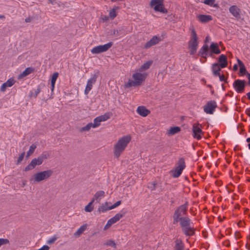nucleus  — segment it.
I'll return each mask as SVG.
<instances>
[{
	"label": "nucleus",
	"mask_w": 250,
	"mask_h": 250,
	"mask_svg": "<svg viewBox=\"0 0 250 250\" xmlns=\"http://www.w3.org/2000/svg\"><path fill=\"white\" fill-rule=\"evenodd\" d=\"M215 0H205L204 3L210 6L218 8L219 7V5L217 3H215Z\"/></svg>",
	"instance_id": "c756f323"
},
{
	"label": "nucleus",
	"mask_w": 250,
	"mask_h": 250,
	"mask_svg": "<svg viewBox=\"0 0 250 250\" xmlns=\"http://www.w3.org/2000/svg\"><path fill=\"white\" fill-rule=\"evenodd\" d=\"M107 223H108L110 225H112V224H114L113 222H112L111 219L108 220Z\"/></svg>",
	"instance_id": "338daca9"
},
{
	"label": "nucleus",
	"mask_w": 250,
	"mask_h": 250,
	"mask_svg": "<svg viewBox=\"0 0 250 250\" xmlns=\"http://www.w3.org/2000/svg\"><path fill=\"white\" fill-rule=\"evenodd\" d=\"M147 73L141 72H136L133 74L132 76L133 80H129L126 83V87L130 86H138L142 84V83L146 80Z\"/></svg>",
	"instance_id": "7ed1b4c3"
},
{
	"label": "nucleus",
	"mask_w": 250,
	"mask_h": 250,
	"mask_svg": "<svg viewBox=\"0 0 250 250\" xmlns=\"http://www.w3.org/2000/svg\"><path fill=\"white\" fill-rule=\"evenodd\" d=\"M209 39H210L209 37L207 36L206 38L205 41V44H207V43L209 42Z\"/></svg>",
	"instance_id": "0e129e2a"
},
{
	"label": "nucleus",
	"mask_w": 250,
	"mask_h": 250,
	"mask_svg": "<svg viewBox=\"0 0 250 250\" xmlns=\"http://www.w3.org/2000/svg\"><path fill=\"white\" fill-rule=\"evenodd\" d=\"M224 244L226 245L227 247H229L230 245L229 241H226L224 242Z\"/></svg>",
	"instance_id": "bf43d9fd"
},
{
	"label": "nucleus",
	"mask_w": 250,
	"mask_h": 250,
	"mask_svg": "<svg viewBox=\"0 0 250 250\" xmlns=\"http://www.w3.org/2000/svg\"><path fill=\"white\" fill-rule=\"evenodd\" d=\"M237 62L240 67L244 65L243 62L239 59H237Z\"/></svg>",
	"instance_id": "13d9d810"
},
{
	"label": "nucleus",
	"mask_w": 250,
	"mask_h": 250,
	"mask_svg": "<svg viewBox=\"0 0 250 250\" xmlns=\"http://www.w3.org/2000/svg\"><path fill=\"white\" fill-rule=\"evenodd\" d=\"M113 45L112 42H109L104 45H100L94 47L91 50V53L93 54H98L108 50Z\"/></svg>",
	"instance_id": "6e6552de"
},
{
	"label": "nucleus",
	"mask_w": 250,
	"mask_h": 250,
	"mask_svg": "<svg viewBox=\"0 0 250 250\" xmlns=\"http://www.w3.org/2000/svg\"><path fill=\"white\" fill-rule=\"evenodd\" d=\"M160 41V37L154 36L149 41L146 42L144 45V48L146 49H148L151 46L159 43Z\"/></svg>",
	"instance_id": "ddd939ff"
},
{
	"label": "nucleus",
	"mask_w": 250,
	"mask_h": 250,
	"mask_svg": "<svg viewBox=\"0 0 250 250\" xmlns=\"http://www.w3.org/2000/svg\"><path fill=\"white\" fill-rule=\"evenodd\" d=\"M246 141L247 143H248V147L250 149V137L248 138L246 140Z\"/></svg>",
	"instance_id": "052dcab7"
},
{
	"label": "nucleus",
	"mask_w": 250,
	"mask_h": 250,
	"mask_svg": "<svg viewBox=\"0 0 250 250\" xmlns=\"http://www.w3.org/2000/svg\"><path fill=\"white\" fill-rule=\"evenodd\" d=\"M247 78H248V84L249 85H250V73H247Z\"/></svg>",
	"instance_id": "e2e57ef3"
},
{
	"label": "nucleus",
	"mask_w": 250,
	"mask_h": 250,
	"mask_svg": "<svg viewBox=\"0 0 250 250\" xmlns=\"http://www.w3.org/2000/svg\"><path fill=\"white\" fill-rule=\"evenodd\" d=\"M124 216L123 214H120V213H118V214H116L114 217H113L112 218H110L112 222H113V223H116L118 221H119L120 218H121L123 216Z\"/></svg>",
	"instance_id": "72a5a7b5"
},
{
	"label": "nucleus",
	"mask_w": 250,
	"mask_h": 250,
	"mask_svg": "<svg viewBox=\"0 0 250 250\" xmlns=\"http://www.w3.org/2000/svg\"><path fill=\"white\" fill-rule=\"evenodd\" d=\"M235 237L236 239H238L241 237L240 234L239 232H236L235 233Z\"/></svg>",
	"instance_id": "4d7b16f0"
},
{
	"label": "nucleus",
	"mask_w": 250,
	"mask_h": 250,
	"mask_svg": "<svg viewBox=\"0 0 250 250\" xmlns=\"http://www.w3.org/2000/svg\"><path fill=\"white\" fill-rule=\"evenodd\" d=\"M150 6L154 7V10L156 12H160L166 14L167 10L164 7V0H151L150 3Z\"/></svg>",
	"instance_id": "423d86ee"
},
{
	"label": "nucleus",
	"mask_w": 250,
	"mask_h": 250,
	"mask_svg": "<svg viewBox=\"0 0 250 250\" xmlns=\"http://www.w3.org/2000/svg\"><path fill=\"white\" fill-rule=\"evenodd\" d=\"M202 125L199 123H195L192 125V136L194 138L200 140L204 132L202 130Z\"/></svg>",
	"instance_id": "1a4fd4ad"
},
{
	"label": "nucleus",
	"mask_w": 250,
	"mask_h": 250,
	"mask_svg": "<svg viewBox=\"0 0 250 250\" xmlns=\"http://www.w3.org/2000/svg\"><path fill=\"white\" fill-rule=\"evenodd\" d=\"M137 112L142 117H146L150 113V111L144 106H139L137 109Z\"/></svg>",
	"instance_id": "dca6fc26"
},
{
	"label": "nucleus",
	"mask_w": 250,
	"mask_h": 250,
	"mask_svg": "<svg viewBox=\"0 0 250 250\" xmlns=\"http://www.w3.org/2000/svg\"><path fill=\"white\" fill-rule=\"evenodd\" d=\"M101 120V122L106 121L109 118V115L108 113H105L104 115L99 116Z\"/></svg>",
	"instance_id": "a19ab883"
},
{
	"label": "nucleus",
	"mask_w": 250,
	"mask_h": 250,
	"mask_svg": "<svg viewBox=\"0 0 250 250\" xmlns=\"http://www.w3.org/2000/svg\"><path fill=\"white\" fill-rule=\"evenodd\" d=\"M191 37L188 42V46L190 48V54L193 55L195 54L198 45V37L194 28L191 29Z\"/></svg>",
	"instance_id": "20e7f679"
},
{
	"label": "nucleus",
	"mask_w": 250,
	"mask_h": 250,
	"mask_svg": "<svg viewBox=\"0 0 250 250\" xmlns=\"http://www.w3.org/2000/svg\"><path fill=\"white\" fill-rule=\"evenodd\" d=\"M221 68H221L218 63H214L212 64L211 69L214 76L217 77L220 75V72Z\"/></svg>",
	"instance_id": "412c9836"
},
{
	"label": "nucleus",
	"mask_w": 250,
	"mask_h": 250,
	"mask_svg": "<svg viewBox=\"0 0 250 250\" xmlns=\"http://www.w3.org/2000/svg\"><path fill=\"white\" fill-rule=\"evenodd\" d=\"M152 61H147L140 66L138 71L140 72H142L148 69L152 65Z\"/></svg>",
	"instance_id": "4be33fe9"
},
{
	"label": "nucleus",
	"mask_w": 250,
	"mask_h": 250,
	"mask_svg": "<svg viewBox=\"0 0 250 250\" xmlns=\"http://www.w3.org/2000/svg\"><path fill=\"white\" fill-rule=\"evenodd\" d=\"M59 76L58 72H55L53 74L51 78V91L53 92L55 84L56 82V80Z\"/></svg>",
	"instance_id": "5701e85b"
},
{
	"label": "nucleus",
	"mask_w": 250,
	"mask_h": 250,
	"mask_svg": "<svg viewBox=\"0 0 250 250\" xmlns=\"http://www.w3.org/2000/svg\"><path fill=\"white\" fill-rule=\"evenodd\" d=\"M34 70V68L32 67H27L22 72L21 74H20V75L19 76V78H21L27 76L31 73L33 72Z\"/></svg>",
	"instance_id": "b1692460"
},
{
	"label": "nucleus",
	"mask_w": 250,
	"mask_h": 250,
	"mask_svg": "<svg viewBox=\"0 0 250 250\" xmlns=\"http://www.w3.org/2000/svg\"><path fill=\"white\" fill-rule=\"evenodd\" d=\"M188 205V202H186L176 208L172 216L173 223L176 224L179 223L185 235L191 236L194 234V229L191 226V221L187 216Z\"/></svg>",
	"instance_id": "f257e3e1"
},
{
	"label": "nucleus",
	"mask_w": 250,
	"mask_h": 250,
	"mask_svg": "<svg viewBox=\"0 0 250 250\" xmlns=\"http://www.w3.org/2000/svg\"><path fill=\"white\" fill-rule=\"evenodd\" d=\"M36 166H38L36 161L34 159L32 160L31 162L24 168V171H28L34 169Z\"/></svg>",
	"instance_id": "393cba45"
},
{
	"label": "nucleus",
	"mask_w": 250,
	"mask_h": 250,
	"mask_svg": "<svg viewBox=\"0 0 250 250\" xmlns=\"http://www.w3.org/2000/svg\"><path fill=\"white\" fill-rule=\"evenodd\" d=\"M87 225H83L77 231H76L74 233L75 236H79L81 235L86 229Z\"/></svg>",
	"instance_id": "7c9ffc66"
},
{
	"label": "nucleus",
	"mask_w": 250,
	"mask_h": 250,
	"mask_svg": "<svg viewBox=\"0 0 250 250\" xmlns=\"http://www.w3.org/2000/svg\"><path fill=\"white\" fill-rule=\"evenodd\" d=\"M57 239V237L54 236L53 237L50 238L47 241V244L50 245L55 242V241Z\"/></svg>",
	"instance_id": "c03bdc74"
},
{
	"label": "nucleus",
	"mask_w": 250,
	"mask_h": 250,
	"mask_svg": "<svg viewBox=\"0 0 250 250\" xmlns=\"http://www.w3.org/2000/svg\"><path fill=\"white\" fill-rule=\"evenodd\" d=\"M41 88V85H40L37 89L34 90V92L33 91L31 92V95L34 97H36L37 96V95L39 94V93L40 92Z\"/></svg>",
	"instance_id": "4c0bfd02"
},
{
	"label": "nucleus",
	"mask_w": 250,
	"mask_h": 250,
	"mask_svg": "<svg viewBox=\"0 0 250 250\" xmlns=\"http://www.w3.org/2000/svg\"><path fill=\"white\" fill-rule=\"evenodd\" d=\"M246 113L249 117H250V108L246 110Z\"/></svg>",
	"instance_id": "680f3d73"
},
{
	"label": "nucleus",
	"mask_w": 250,
	"mask_h": 250,
	"mask_svg": "<svg viewBox=\"0 0 250 250\" xmlns=\"http://www.w3.org/2000/svg\"><path fill=\"white\" fill-rule=\"evenodd\" d=\"M35 161H36V163L38 165V166H39L41 165L43 161H42V159H41L40 157L39 156L37 158H34V159Z\"/></svg>",
	"instance_id": "09e8293b"
},
{
	"label": "nucleus",
	"mask_w": 250,
	"mask_h": 250,
	"mask_svg": "<svg viewBox=\"0 0 250 250\" xmlns=\"http://www.w3.org/2000/svg\"><path fill=\"white\" fill-rule=\"evenodd\" d=\"M198 19L202 23H207L212 20V17L210 15H199Z\"/></svg>",
	"instance_id": "aec40b11"
},
{
	"label": "nucleus",
	"mask_w": 250,
	"mask_h": 250,
	"mask_svg": "<svg viewBox=\"0 0 250 250\" xmlns=\"http://www.w3.org/2000/svg\"><path fill=\"white\" fill-rule=\"evenodd\" d=\"M34 19V18L32 17H29L25 19V21L26 22H31Z\"/></svg>",
	"instance_id": "864d4df0"
},
{
	"label": "nucleus",
	"mask_w": 250,
	"mask_h": 250,
	"mask_svg": "<svg viewBox=\"0 0 250 250\" xmlns=\"http://www.w3.org/2000/svg\"><path fill=\"white\" fill-rule=\"evenodd\" d=\"M105 244L108 246H110V247H113V248H115L116 247V244L114 242V241L112 240H109L108 241H107L105 243Z\"/></svg>",
	"instance_id": "79ce46f5"
},
{
	"label": "nucleus",
	"mask_w": 250,
	"mask_h": 250,
	"mask_svg": "<svg viewBox=\"0 0 250 250\" xmlns=\"http://www.w3.org/2000/svg\"><path fill=\"white\" fill-rule=\"evenodd\" d=\"M156 184L155 183H153L150 184V185L148 186V188L151 190H154L156 188Z\"/></svg>",
	"instance_id": "8fccbe9b"
},
{
	"label": "nucleus",
	"mask_w": 250,
	"mask_h": 250,
	"mask_svg": "<svg viewBox=\"0 0 250 250\" xmlns=\"http://www.w3.org/2000/svg\"><path fill=\"white\" fill-rule=\"evenodd\" d=\"M182 170L175 167L174 169L170 171L172 176L173 178H177L180 176L182 172Z\"/></svg>",
	"instance_id": "cd10ccee"
},
{
	"label": "nucleus",
	"mask_w": 250,
	"mask_h": 250,
	"mask_svg": "<svg viewBox=\"0 0 250 250\" xmlns=\"http://www.w3.org/2000/svg\"><path fill=\"white\" fill-rule=\"evenodd\" d=\"M240 72L242 75L246 74L247 76V73H249L245 67V65L240 67Z\"/></svg>",
	"instance_id": "37998d69"
},
{
	"label": "nucleus",
	"mask_w": 250,
	"mask_h": 250,
	"mask_svg": "<svg viewBox=\"0 0 250 250\" xmlns=\"http://www.w3.org/2000/svg\"><path fill=\"white\" fill-rule=\"evenodd\" d=\"M118 8V7H114L109 12V17L111 19H114L116 17V11Z\"/></svg>",
	"instance_id": "c9c22d12"
},
{
	"label": "nucleus",
	"mask_w": 250,
	"mask_h": 250,
	"mask_svg": "<svg viewBox=\"0 0 250 250\" xmlns=\"http://www.w3.org/2000/svg\"><path fill=\"white\" fill-rule=\"evenodd\" d=\"M233 86L237 93H241L244 90L245 82L243 80H236L234 82Z\"/></svg>",
	"instance_id": "f8f14e48"
},
{
	"label": "nucleus",
	"mask_w": 250,
	"mask_h": 250,
	"mask_svg": "<svg viewBox=\"0 0 250 250\" xmlns=\"http://www.w3.org/2000/svg\"><path fill=\"white\" fill-rule=\"evenodd\" d=\"M113 34L116 35V36H120L122 34V33H121V30H114V32H113Z\"/></svg>",
	"instance_id": "3c124183"
},
{
	"label": "nucleus",
	"mask_w": 250,
	"mask_h": 250,
	"mask_svg": "<svg viewBox=\"0 0 250 250\" xmlns=\"http://www.w3.org/2000/svg\"><path fill=\"white\" fill-rule=\"evenodd\" d=\"M210 51L207 44H204L198 52V56L206 58L207 56L212 57L213 54H219L221 53L220 49L217 43L212 42L210 46Z\"/></svg>",
	"instance_id": "f03ea898"
},
{
	"label": "nucleus",
	"mask_w": 250,
	"mask_h": 250,
	"mask_svg": "<svg viewBox=\"0 0 250 250\" xmlns=\"http://www.w3.org/2000/svg\"><path fill=\"white\" fill-rule=\"evenodd\" d=\"M15 81L13 78L9 79L5 83H4L0 87V90L4 92L7 87L12 86L15 83Z\"/></svg>",
	"instance_id": "a211bd4d"
},
{
	"label": "nucleus",
	"mask_w": 250,
	"mask_h": 250,
	"mask_svg": "<svg viewBox=\"0 0 250 250\" xmlns=\"http://www.w3.org/2000/svg\"><path fill=\"white\" fill-rule=\"evenodd\" d=\"M53 173V171L51 169L37 172L33 175L34 181L36 182H40L48 178L52 175Z\"/></svg>",
	"instance_id": "0eeeda50"
},
{
	"label": "nucleus",
	"mask_w": 250,
	"mask_h": 250,
	"mask_svg": "<svg viewBox=\"0 0 250 250\" xmlns=\"http://www.w3.org/2000/svg\"><path fill=\"white\" fill-rule=\"evenodd\" d=\"M221 68H224L228 65L227 57L225 55H221L218 58V63Z\"/></svg>",
	"instance_id": "2eb2a0df"
},
{
	"label": "nucleus",
	"mask_w": 250,
	"mask_h": 250,
	"mask_svg": "<svg viewBox=\"0 0 250 250\" xmlns=\"http://www.w3.org/2000/svg\"><path fill=\"white\" fill-rule=\"evenodd\" d=\"M175 245L174 250H184V245L182 240L176 239L175 241Z\"/></svg>",
	"instance_id": "bb28decb"
},
{
	"label": "nucleus",
	"mask_w": 250,
	"mask_h": 250,
	"mask_svg": "<svg viewBox=\"0 0 250 250\" xmlns=\"http://www.w3.org/2000/svg\"><path fill=\"white\" fill-rule=\"evenodd\" d=\"M180 131V128L178 126L171 127L169 129L167 134L169 135H173Z\"/></svg>",
	"instance_id": "c85d7f7f"
},
{
	"label": "nucleus",
	"mask_w": 250,
	"mask_h": 250,
	"mask_svg": "<svg viewBox=\"0 0 250 250\" xmlns=\"http://www.w3.org/2000/svg\"><path fill=\"white\" fill-rule=\"evenodd\" d=\"M121 204V201H118L116 202L115 203H114L113 205H112V206H110V207H109V209H113L116 208V207H118Z\"/></svg>",
	"instance_id": "49530a36"
},
{
	"label": "nucleus",
	"mask_w": 250,
	"mask_h": 250,
	"mask_svg": "<svg viewBox=\"0 0 250 250\" xmlns=\"http://www.w3.org/2000/svg\"><path fill=\"white\" fill-rule=\"evenodd\" d=\"M94 203V200H92L91 202H90L88 205H87L84 208V210L86 212H90L93 209V207L92 206Z\"/></svg>",
	"instance_id": "2f4dec72"
},
{
	"label": "nucleus",
	"mask_w": 250,
	"mask_h": 250,
	"mask_svg": "<svg viewBox=\"0 0 250 250\" xmlns=\"http://www.w3.org/2000/svg\"><path fill=\"white\" fill-rule=\"evenodd\" d=\"M105 196V192L104 191L100 190L96 192L93 196L92 200H94V202L96 200V202L100 203L101 199Z\"/></svg>",
	"instance_id": "6ab92c4d"
},
{
	"label": "nucleus",
	"mask_w": 250,
	"mask_h": 250,
	"mask_svg": "<svg viewBox=\"0 0 250 250\" xmlns=\"http://www.w3.org/2000/svg\"><path fill=\"white\" fill-rule=\"evenodd\" d=\"M121 204V201H118L116 202L115 203H114L113 205H112V206H110V207H109V209H113L116 208V207H118Z\"/></svg>",
	"instance_id": "a18cd8bd"
},
{
	"label": "nucleus",
	"mask_w": 250,
	"mask_h": 250,
	"mask_svg": "<svg viewBox=\"0 0 250 250\" xmlns=\"http://www.w3.org/2000/svg\"><path fill=\"white\" fill-rule=\"evenodd\" d=\"M24 155H25V152H23L22 153H21L20 155L19 156V158H18V160L17 161V162H16V165H19L21 163V162H22V161L23 160V158L24 157Z\"/></svg>",
	"instance_id": "ea45409f"
},
{
	"label": "nucleus",
	"mask_w": 250,
	"mask_h": 250,
	"mask_svg": "<svg viewBox=\"0 0 250 250\" xmlns=\"http://www.w3.org/2000/svg\"><path fill=\"white\" fill-rule=\"evenodd\" d=\"M92 127H93L92 123H89L87 125H86L85 126L81 128V131L82 132L88 131Z\"/></svg>",
	"instance_id": "e433bc0d"
},
{
	"label": "nucleus",
	"mask_w": 250,
	"mask_h": 250,
	"mask_svg": "<svg viewBox=\"0 0 250 250\" xmlns=\"http://www.w3.org/2000/svg\"><path fill=\"white\" fill-rule=\"evenodd\" d=\"M93 122H94V123H92L93 127V128H96V127L99 126L100 125L101 122V120L100 119V117H96V118H95L94 119V121Z\"/></svg>",
	"instance_id": "f704fd0d"
},
{
	"label": "nucleus",
	"mask_w": 250,
	"mask_h": 250,
	"mask_svg": "<svg viewBox=\"0 0 250 250\" xmlns=\"http://www.w3.org/2000/svg\"><path fill=\"white\" fill-rule=\"evenodd\" d=\"M49 154L47 152H43L39 156L40 158L41 159H42V161H43L45 159H47L49 157Z\"/></svg>",
	"instance_id": "58836bf2"
},
{
	"label": "nucleus",
	"mask_w": 250,
	"mask_h": 250,
	"mask_svg": "<svg viewBox=\"0 0 250 250\" xmlns=\"http://www.w3.org/2000/svg\"><path fill=\"white\" fill-rule=\"evenodd\" d=\"M9 240L7 239L0 238V247L2 245L8 244Z\"/></svg>",
	"instance_id": "de8ad7c7"
},
{
	"label": "nucleus",
	"mask_w": 250,
	"mask_h": 250,
	"mask_svg": "<svg viewBox=\"0 0 250 250\" xmlns=\"http://www.w3.org/2000/svg\"><path fill=\"white\" fill-rule=\"evenodd\" d=\"M111 226V225H110L107 222L106 224L104 227V229L106 230L108 229H109Z\"/></svg>",
	"instance_id": "6e6d98bb"
},
{
	"label": "nucleus",
	"mask_w": 250,
	"mask_h": 250,
	"mask_svg": "<svg viewBox=\"0 0 250 250\" xmlns=\"http://www.w3.org/2000/svg\"><path fill=\"white\" fill-rule=\"evenodd\" d=\"M98 77V72H97L96 73L94 74L93 75V76L92 78H91L90 79H89L87 81V84L86 85L85 90H84V94H87L89 91L91 90L92 88V85L93 84H94L96 81Z\"/></svg>",
	"instance_id": "9b49d317"
},
{
	"label": "nucleus",
	"mask_w": 250,
	"mask_h": 250,
	"mask_svg": "<svg viewBox=\"0 0 250 250\" xmlns=\"http://www.w3.org/2000/svg\"><path fill=\"white\" fill-rule=\"evenodd\" d=\"M233 69L234 71H236L238 69V66L237 64H234L233 67Z\"/></svg>",
	"instance_id": "69168bd1"
},
{
	"label": "nucleus",
	"mask_w": 250,
	"mask_h": 250,
	"mask_svg": "<svg viewBox=\"0 0 250 250\" xmlns=\"http://www.w3.org/2000/svg\"><path fill=\"white\" fill-rule=\"evenodd\" d=\"M125 149V136H123L116 144L114 147V154L118 158Z\"/></svg>",
	"instance_id": "39448f33"
},
{
	"label": "nucleus",
	"mask_w": 250,
	"mask_h": 250,
	"mask_svg": "<svg viewBox=\"0 0 250 250\" xmlns=\"http://www.w3.org/2000/svg\"><path fill=\"white\" fill-rule=\"evenodd\" d=\"M131 136L130 135L126 136V146L131 140Z\"/></svg>",
	"instance_id": "5fc2aeb1"
},
{
	"label": "nucleus",
	"mask_w": 250,
	"mask_h": 250,
	"mask_svg": "<svg viewBox=\"0 0 250 250\" xmlns=\"http://www.w3.org/2000/svg\"><path fill=\"white\" fill-rule=\"evenodd\" d=\"M217 107V103L215 101H208L204 106V111L208 114H212Z\"/></svg>",
	"instance_id": "9d476101"
},
{
	"label": "nucleus",
	"mask_w": 250,
	"mask_h": 250,
	"mask_svg": "<svg viewBox=\"0 0 250 250\" xmlns=\"http://www.w3.org/2000/svg\"><path fill=\"white\" fill-rule=\"evenodd\" d=\"M218 76L219 77V80H220V81H221V82L224 81V82L227 83V80L225 79V76L223 75H221L220 74V75Z\"/></svg>",
	"instance_id": "603ef678"
},
{
	"label": "nucleus",
	"mask_w": 250,
	"mask_h": 250,
	"mask_svg": "<svg viewBox=\"0 0 250 250\" xmlns=\"http://www.w3.org/2000/svg\"><path fill=\"white\" fill-rule=\"evenodd\" d=\"M247 95L248 96V98L250 100V92H248L247 94Z\"/></svg>",
	"instance_id": "774afa93"
},
{
	"label": "nucleus",
	"mask_w": 250,
	"mask_h": 250,
	"mask_svg": "<svg viewBox=\"0 0 250 250\" xmlns=\"http://www.w3.org/2000/svg\"><path fill=\"white\" fill-rule=\"evenodd\" d=\"M186 167V164L185 162V160L183 158H180L177 163L176 165V167L177 168L181 169V170H183V169Z\"/></svg>",
	"instance_id": "a878e982"
},
{
	"label": "nucleus",
	"mask_w": 250,
	"mask_h": 250,
	"mask_svg": "<svg viewBox=\"0 0 250 250\" xmlns=\"http://www.w3.org/2000/svg\"><path fill=\"white\" fill-rule=\"evenodd\" d=\"M229 12L236 19L240 17L241 10L236 5L231 6L229 8Z\"/></svg>",
	"instance_id": "4468645a"
},
{
	"label": "nucleus",
	"mask_w": 250,
	"mask_h": 250,
	"mask_svg": "<svg viewBox=\"0 0 250 250\" xmlns=\"http://www.w3.org/2000/svg\"><path fill=\"white\" fill-rule=\"evenodd\" d=\"M110 206H112V203L110 202H105L99 207L98 211L100 212H105L111 209L108 208Z\"/></svg>",
	"instance_id": "f3484780"
},
{
	"label": "nucleus",
	"mask_w": 250,
	"mask_h": 250,
	"mask_svg": "<svg viewBox=\"0 0 250 250\" xmlns=\"http://www.w3.org/2000/svg\"><path fill=\"white\" fill-rule=\"evenodd\" d=\"M36 148V146L34 144H32L29 148V150L27 152V155L26 156V158H28L30 155H31L35 151Z\"/></svg>",
	"instance_id": "473e14b6"
}]
</instances>
